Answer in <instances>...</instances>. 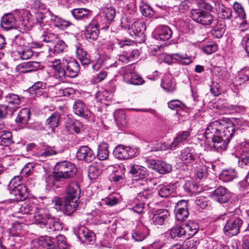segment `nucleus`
Here are the masks:
<instances>
[{
    "instance_id": "8fccbe9b",
    "label": "nucleus",
    "mask_w": 249,
    "mask_h": 249,
    "mask_svg": "<svg viewBox=\"0 0 249 249\" xmlns=\"http://www.w3.org/2000/svg\"><path fill=\"white\" fill-rule=\"evenodd\" d=\"M52 20L53 21L54 25L61 30H65L71 24L69 21L56 16H52Z\"/></svg>"
},
{
    "instance_id": "f704fd0d",
    "label": "nucleus",
    "mask_w": 249,
    "mask_h": 249,
    "mask_svg": "<svg viewBox=\"0 0 249 249\" xmlns=\"http://www.w3.org/2000/svg\"><path fill=\"white\" fill-rule=\"evenodd\" d=\"M237 177V172L233 168L223 169L219 175V179L225 182L231 181Z\"/></svg>"
},
{
    "instance_id": "f03ea898",
    "label": "nucleus",
    "mask_w": 249,
    "mask_h": 249,
    "mask_svg": "<svg viewBox=\"0 0 249 249\" xmlns=\"http://www.w3.org/2000/svg\"><path fill=\"white\" fill-rule=\"evenodd\" d=\"M77 172L75 165L69 161L59 162L55 165L52 175L48 176L45 178L46 186L50 188L55 186V181H61L74 177Z\"/></svg>"
},
{
    "instance_id": "a19ab883",
    "label": "nucleus",
    "mask_w": 249,
    "mask_h": 249,
    "mask_svg": "<svg viewBox=\"0 0 249 249\" xmlns=\"http://www.w3.org/2000/svg\"><path fill=\"white\" fill-rule=\"evenodd\" d=\"M71 13L74 18L79 20L87 18L89 11L86 8H75L71 11Z\"/></svg>"
},
{
    "instance_id": "9d476101",
    "label": "nucleus",
    "mask_w": 249,
    "mask_h": 249,
    "mask_svg": "<svg viewBox=\"0 0 249 249\" xmlns=\"http://www.w3.org/2000/svg\"><path fill=\"white\" fill-rule=\"evenodd\" d=\"M138 153V149L122 145L117 146L113 151L115 157L120 160L132 158L136 156Z\"/></svg>"
},
{
    "instance_id": "69168bd1",
    "label": "nucleus",
    "mask_w": 249,
    "mask_h": 249,
    "mask_svg": "<svg viewBox=\"0 0 249 249\" xmlns=\"http://www.w3.org/2000/svg\"><path fill=\"white\" fill-rule=\"evenodd\" d=\"M27 34H24L23 33H20V34L14 37V41L16 45H18L20 47H24L26 44V41L25 40L26 36Z\"/></svg>"
},
{
    "instance_id": "49530a36",
    "label": "nucleus",
    "mask_w": 249,
    "mask_h": 249,
    "mask_svg": "<svg viewBox=\"0 0 249 249\" xmlns=\"http://www.w3.org/2000/svg\"><path fill=\"white\" fill-rule=\"evenodd\" d=\"M199 229L198 225L196 222H190L186 224L184 228L185 230L186 238L193 236L196 233Z\"/></svg>"
},
{
    "instance_id": "cd10ccee",
    "label": "nucleus",
    "mask_w": 249,
    "mask_h": 249,
    "mask_svg": "<svg viewBox=\"0 0 249 249\" xmlns=\"http://www.w3.org/2000/svg\"><path fill=\"white\" fill-rule=\"evenodd\" d=\"M99 34V30L97 25L95 22L90 23L86 28L85 37L89 41L95 40L98 37Z\"/></svg>"
},
{
    "instance_id": "de8ad7c7",
    "label": "nucleus",
    "mask_w": 249,
    "mask_h": 249,
    "mask_svg": "<svg viewBox=\"0 0 249 249\" xmlns=\"http://www.w3.org/2000/svg\"><path fill=\"white\" fill-rule=\"evenodd\" d=\"M108 146L107 143H102L98 146L97 157L99 160H103L107 159L109 154Z\"/></svg>"
},
{
    "instance_id": "864d4df0",
    "label": "nucleus",
    "mask_w": 249,
    "mask_h": 249,
    "mask_svg": "<svg viewBox=\"0 0 249 249\" xmlns=\"http://www.w3.org/2000/svg\"><path fill=\"white\" fill-rule=\"evenodd\" d=\"M60 39L58 35L54 33H47L43 34L40 37L42 41L46 43L54 44Z\"/></svg>"
},
{
    "instance_id": "c9c22d12",
    "label": "nucleus",
    "mask_w": 249,
    "mask_h": 249,
    "mask_svg": "<svg viewBox=\"0 0 249 249\" xmlns=\"http://www.w3.org/2000/svg\"><path fill=\"white\" fill-rule=\"evenodd\" d=\"M48 218L43 225L47 229L51 231H59L62 229V223L60 220L53 217H52L50 214Z\"/></svg>"
},
{
    "instance_id": "72a5a7b5",
    "label": "nucleus",
    "mask_w": 249,
    "mask_h": 249,
    "mask_svg": "<svg viewBox=\"0 0 249 249\" xmlns=\"http://www.w3.org/2000/svg\"><path fill=\"white\" fill-rule=\"evenodd\" d=\"M65 128L70 134H78L80 132L82 124L79 121L69 118L65 122Z\"/></svg>"
},
{
    "instance_id": "ddd939ff",
    "label": "nucleus",
    "mask_w": 249,
    "mask_h": 249,
    "mask_svg": "<svg viewBox=\"0 0 249 249\" xmlns=\"http://www.w3.org/2000/svg\"><path fill=\"white\" fill-rule=\"evenodd\" d=\"M162 56L164 59L167 58V60L165 62L168 63H171L173 60H176L179 64L187 65L193 61L192 57L185 53H177L171 55L163 54Z\"/></svg>"
},
{
    "instance_id": "4c0bfd02",
    "label": "nucleus",
    "mask_w": 249,
    "mask_h": 249,
    "mask_svg": "<svg viewBox=\"0 0 249 249\" xmlns=\"http://www.w3.org/2000/svg\"><path fill=\"white\" fill-rule=\"evenodd\" d=\"M185 230L180 226H176L169 229L166 233L172 239L178 240L179 238H185Z\"/></svg>"
},
{
    "instance_id": "7ed1b4c3",
    "label": "nucleus",
    "mask_w": 249,
    "mask_h": 249,
    "mask_svg": "<svg viewBox=\"0 0 249 249\" xmlns=\"http://www.w3.org/2000/svg\"><path fill=\"white\" fill-rule=\"evenodd\" d=\"M6 104L0 106V118L3 119L8 113L13 115L20 107L22 97L19 95L10 93L4 96Z\"/></svg>"
},
{
    "instance_id": "aec40b11",
    "label": "nucleus",
    "mask_w": 249,
    "mask_h": 249,
    "mask_svg": "<svg viewBox=\"0 0 249 249\" xmlns=\"http://www.w3.org/2000/svg\"><path fill=\"white\" fill-rule=\"evenodd\" d=\"M15 14L18 17L17 22L19 28L25 29V28L31 26L29 22L31 15L28 10L22 9L17 11L15 12Z\"/></svg>"
},
{
    "instance_id": "2eb2a0df",
    "label": "nucleus",
    "mask_w": 249,
    "mask_h": 249,
    "mask_svg": "<svg viewBox=\"0 0 249 249\" xmlns=\"http://www.w3.org/2000/svg\"><path fill=\"white\" fill-rule=\"evenodd\" d=\"M148 167L161 174H165L172 171V167L170 164L160 160H150L148 162Z\"/></svg>"
},
{
    "instance_id": "774afa93",
    "label": "nucleus",
    "mask_w": 249,
    "mask_h": 249,
    "mask_svg": "<svg viewBox=\"0 0 249 249\" xmlns=\"http://www.w3.org/2000/svg\"><path fill=\"white\" fill-rule=\"evenodd\" d=\"M168 106L171 109L179 110L183 108L184 104L178 100H174L169 102Z\"/></svg>"
},
{
    "instance_id": "ea45409f",
    "label": "nucleus",
    "mask_w": 249,
    "mask_h": 249,
    "mask_svg": "<svg viewBox=\"0 0 249 249\" xmlns=\"http://www.w3.org/2000/svg\"><path fill=\"white\" fill-rule=\"evenodd\" d=\"M42 74L45 76L44 80L46 81V83H43L42 82L40 81L35 83L32 88L34 90H40V89H44L46 87V85L47 84H49V86H53L51 82L53 79V77L50 76L49 73L46 71L44 72Z\"/></svg>"
},
{
    "instance_id": "7c9ffc66",
    "label": "nucleus",
    "mask_w": 249,
    "mask_h": 249,
    "mask_svg": "<svg viewBox=\"0 0 249 249\" xmlns=\"http://www.w3.org/2000/svg\"><path fill=\"white\" fill-rule=\"evenodd\" d=\"M17 19L11 14H5L1 19L0 25L3 29L8 30L16 27Z\"/></svg>"
},
{
    "instance_id": "bf43d9fd",
    "label": "nucleus",
    "mask_w": 249,
    "mask_h": 249,
    "mask_svg": "<svg viewBox=\"0 0 249 249\" xmlns=\"http://www.w3.org/2000/svg\"><path fill=\"white\" fill-rule=\"evenodd\" d=\"M18 53L23 60L30 59L33 55V51L29 48H21L20 50H18Z\"/></svg>"
},
{
    "instance_id": "4be33fe9",
    "label": "nucleus",
    "mask_w": 249,
    "mask_h": 249,
    "mask_svg": "<svg viewBox=\"0 0 249 249\" xmlns=\"http://www.w3.org/2000/svg\"><path fill=\"white\" fill-rule=\"evenodd\" d=\"M213 199L220 203H226L229 199L227 189L223 186H219L213 193Z\"/></svg>"
},
{
    "instance_id": "b1692460",
    "label": "nucleus",
    "mask_w": 249,
    "mask_h": 249,
    "mask_svg": "<svg viewBox=\"0 0 249 249\" xmlns=\"http://www.w3.org/2000/svg\"><path fill=\"white\" fill-rule=\"evenodd\" d=\"M161 87L167 92H173L176 89V81L171 75L165 74L161 79Z\"/></svg>"
},
{
    "instance_id": "37998d69",
    "label": "nucleus",
    "mask_w": 249,
    "mask_h": 249,
    "mask_svg": "<svg viewBox=\"0 0 249 249\" xmlns=\"http://www.w3.org/2000/svg\"><path fill=\"white\" fill-rule=\"evenodd\" d=\"M0 143L1 145L7 146L13 142L12 133L7 130L0 131Z\"/></svg>"
},
{
    "instance_id": "e433bc0d",
    "label": "nucleus",
    "mask_w": 249,
    "mask_h": 249,
    "mask_svg": "<svg viewBox=\"0 0 249 249\" xmlns=\"http://www.w3.org/2000/svg\"><path fill=\"white\" fill-rule=\"evenodd\" d=\"M148 229L142 225L138 226L132 233V238L136 241L143 240L148 234Z\"/></svg>"
},
{
    "instance_id": "79ce46f5",
    "label": "nucleus",
    "mask_w": 249,
    "mask_h": 249,
    "mask_svg": "<svg viewBox=\"0 0 249 249\" xmlns=\"http://www.w3.org/2000/svg\"><path fill=\"white\" fill-rule=\"evenodd\" d=\"M239 166L241 168L249 169V149H246L241 154L238 160Z\"/></svg>"
},
{
    "instance_id": "5701e85b",
    "label": "nucleus",
    "mask_w": 249,
    "mask_h": 249,
    "mask_svg": "<svg viewBox=\"0 0 249 249\" xmlns=\"http://www.w3.org/2000/svg\"><path fill=\"white\" fill-rule=\"evenodd\" d=\"M169 216V213L167 210H158L153 215L152 223L155 226L163 225Z\"/></svg>"
},
{
    "instance_id": "423d86ee",
    "label": "nucleus",
    "mask_w": 249,
    "mask_h": 249,
    "mask_svg": "<svg viewBox=\"0 0 249 249\" xmlns=\"http://www.w3.org/2000/svg\"><path fill=\"white\" fill-rule=\"evenodd\" d=\"M201 9L191 10L190 17L195 21L205 26L211 25L214 21V17L209 11Z\"/></svg>"
},
{
    "instance_id": "c85d7f7f",
    "label": "nucleus",
    "mask_w": 249,
    "mask_h": 249,
    "mask_svg": "<svg viewBox=\"0 0 249 249\" xmlns=\"http://www.w3.org/2000/svg\"><path fill=\"white\" fill-rule=\"evenodd\" d=\"M66 63V70L65 71L66 76L70 77H74L78 74L80 70V66L78 62L75 60L67 61L65 60Z\"/></svg>"
},
{
    "instance_id": "5fc2aeb1",
    "label": "nucleus",
    "mask_w": 249,
    "mask_h": 249,
    "mask_svg": "<svg viewBox=\"0 0 249 249\" xmlns=\"http://www.w3.org/2000/svg\"><path fill=\"white\" fill-rule=\"evenodd\" d=\"M80 234H82L85 238V242H88L89 244H91L95 240V235L94 233L89 231L87 228H84L80 230Z\"/></svg>"
},
{
    "instance_id": "6ab92c4d",
    "label": "nucleus",
    "mask_w": 249,
    "mask_h": 249,
    "mask_svg": "<svg viewBox=\"0 0 249 249\" xmlns=\"http://www.w3.org/2000/svg\"><path fill=\"white\" fill-rule=\"evenodd\" d=\"M10 193L15 196L17 201H23L28 196V189L24 185H17L16 187L8 189Z\"/></svg>"
},
{
    "instance_id": "473e14b6",
    "label": "nucleus",
    "mask_w": 249,
    "mask_h": 249,
    "mask_svg": "<svg viewBox=\"0 0 249 249\" xmlns=\"http://www.w3.org/2000/svg\"><path fill=\"white\" fill-rule=\"evenodd\" d=\"M75 47L77 57L80 60L81 64L83 66L91 65L90 56L87 51L80 45H76Z\"/></svg>"
},
{
    "instance_id": "6e6d98bb",
    "label": "nucleus",
    "mask_w": 249,
    "mask_h": 249,
    "mask_svg": "<svg viewBox=\"0 0 249 249\" xmlns=\"http://www.w3.org/2000/svg\"><path fill=\"white\" fill-rule=\"evenodd\" d=\"M174 188L173 186L171 185L164 186L159 185V195L161 197H168L172 192H173Z\"/></svg>"
},
{
    "instance_id": "09e8293b",
    "label": "nucleus",
    "mask_w": 249,
    "mask_h": 249,
    "mask_svg": "<svg viewBox=\"0 0 249 249\" xmlns=\"http://www.w3.org/2000/svg\"><path fill=\"white\" fill-rule=\"evenodd\" d=\"M39 243L44 248L48 249H54L55 247V239L45 236L40 238Z\"/></svg>"
},
{
    "instance_id": "3c124183",
    "label": "nucleus",
    "mask_w": 249,
    "mask_h": 249,
    "mask_svg": "<svg viewBox=\"0 0 249 249\" xmlns=\"http://www.w3.org/2000/svg\"><path fill=\"white\" fill-rule=\"evenodd\" d=\"M195 168L196 169L194 170V176L196 180L198 179L199 180H201L207 177L208 173L206 166L199 165Z\"/></svg>"
},
{
    "instance_id": "052dcab7",
    "label": "nucleus",
    "mask_w": 249,
    "mask_h": 249,
    "mask_svg": "<svg viewBox=\"0 0 249 249\" xmlns=\"http://www.w3.org/2000/svg\"><path fill=\"white\" fill-rule=\"evenodd\" d=\"M103 13L106 19L109 21L113 20L116 15L115 9L113 7L105 8L103 10Z\"/></svg>"
},
{
    "instance_id": "a878e982",
    "label": "nucleus",
    "mask_w": 249,
    "mask_h": 249,
    "mask_svg": "<svg viewBox=\"0 0 249 249\" xmlns=\"http://www.w3.org/2000/svg\"><path fill=\"white\" fill-rule=\"evenodd\" d=\"M50 214L48 210L44 208H39L36 206L33 216L35 222L36 224L43 225Z\"/></svg>"
},
{
    "instance_id": "20e7f679",
    "label": "nucleus",
    "mask_w": 249,
    "mask_h": 249,
    "mask_svg": "<svg viewBox=\"0 0 249 249\" xmlns=\"http://www.w3.org/2000/svg\"><path fill=\"white\" fill-rule=\"evenodd\" d=\"M199 7L210 12H215L222 19H229L232 15L231 9L225 7L218 0L203 1L199 3Z\"/></svg>"
},
{
    "instance_id": "f8f14e48",
    "label": "nucleus",
    "mask_w": 249,
    "mask_h": 249,
    "mask_svg": "<svg viewBox=\"0 0 249 249\" xmlns=\"http://www.w3.org/2000/svg\"><path fill=\"white\" fill-rule=\"evenodd\" d=\"M128 173L132 176L133 180L137 181V184H139L140 181L147 180L150 178H146L147 176L146 169L139 165L131 164L129 167Z\"/></svg>"
},
{
    "instance_id": "1a4fd4ad",
    "label": "nucleus",
    "mask_w": 249,
    "mask_h": 249,
    "mask_svg": "<svg viewBox=\"0 0 249 249\" xmlns=\"http://www.w3.org/2000/svg\"><path fill=\"white\" fill-rule=\"evenodd\" d=\"M243 223L242 219L239 217L230 218L227 221L224 228L225 234L230 237L237 235Z\"/></svg>"
},
{
    "instance_id": "c03bdc74",
    "label": "nucleus",
    "mask_w": 249,
    "mask_h": 249,
    "mask_svg": "<svg viewBox=\"0 0 249 249\" xmlns=\"http://www.w3.org/2000/svg\"><path fill=\"white\" fill-rule=\"evenodd\" d=\"M190 135V132L188 131H183L179 133L171 144L170 148L175 149L180 143L186 141Z\"/></svg>"
},
{
    "instance_id": "e2e57ef3",
    "label": "nucleus",
    "mask_w": 249,
    "mask_h": 249,
    "mask_svg": "<svg viewBox=\"0 0 249 249\" xmlns=\"http://www.w3.org/2000/svg\"><path fill=\"white\" fill-rule=\"evenodd\" d=\"M53 47V52L54 53H63L66 48L65 43L60 39H59L55 43Z\"/></svg>"
},
{
    "instance_id": "bb28decb",
    "label": "nucleus",
    "mask_w": 249,
    "mask_h": 249,
    "mask_svg": "<svg viewBox=\"0 0 249 249\" xmlns=\"http://www.w3.org/2000/svg\"><path fill=\"white\" fill-rule=\"evenodd\" d=\"M78 201H73L72 200H66L65 199V201L64 204L61 203L60 202V200L58 199L55 201V206H59L61 207L64 211L66 212V213L68 214H70L75 211H76L77 206H78Z\"/></svg>"
},
{
    "instance_id": "a18cd8bd",
    "label": "nucleus",
    "mask_w": 249,
    "mask_h": 249,
    "mask_svg": "<svg viewBox=\"0 0 249 249\" xmlns=\"http://www.w3.org/2000/svg\"><path fill=\"white\" fill-rule=\"evenodd\" d=\"M60 117L59 113L57 112L53 113L47 119L46 124L52 129L56 127L59 124Z\"/></svg>"
},
{
    "instance_id": "f257e3e1",
    "label": "nucleus",
    "mask_w": 249,
    "mask_h": 249,
    "mask_svg": "<svg viewBox=\"0 0 249 249\" xmlns=\"http://www.w3.org/2000/svg\"><path fill=\"white\" fill-rule=\"evenodd\" d=\"M235 131L236 126L231 121L221 118L211 122L206 128L204 135L210 145L220 152L227 149Z\"/></svg>"
},
{
    "instance_id": "f3484780",
    "label": "nucleus",
    "mask_w": 249,
    "mask_h": 249,
    "mask_svg": "<svg viewBox=\"0 0 249 249\" xmlns=\"http://www.w3.org/2000/svg\"><path fill=\"white\" fill-rule=\"evenodd\" d=\"M153 35L157 40H167L171 37L172 31L167 26L160 25L154 30Z\"/></svg>"
},
{
    "instance_id": "dca6fc26",
    "label": "nucleus",
    "mask_w": 249,
    "mask_h": 249,
    "mask_svg": "<svg viewBox=\"0 0 249 249\" xmlns=\"http://www.w3.org/2000/svg\"><path fill=\"white\" fill-rule=\"evenodd\" d=\"M78 160L90 162L95 159V155L91 149L87 146H81L76 153Z\"/></svg>"
},
{
    "instance_id": "603ef678",
    "label": "nucleus",
    "mask_w": 249,
    "mask_h": 249,
    "mask_svg": "<svg viewBox=\"0 0 249 249\" xmlns=\"http://www.w3.org/2000/svg\"><path fill=\"white\" fill-rule=\"evenodd\" d=\"M36 206L30 203L24 202L21 204L19 209V213L22 214H33Z\"/></svg>"
},
{
    "instance_id": "4d7b16f0",
    "label": "nucleus",
    "mask_w": 249,
    "mask_h": 249,
    "mask_svg": "<svg viewBox=\"0 0 249 249\" xmlns=\"http://www.w3.org/2000/svg\"><path fill=\"white\" fill-rule=\"evenodd\" d=\"M102 171L95 165H91L89 167L88 176L91 180L96 179L101 174Z\"/></svg>"
},
{
    "instance_id": "c756f323",
    "label": "nucleus",
    "mask_w": 249,
    "mask_h": 249,
    "mask_svg": "<svg viewBox=\"0 0 249 249\" xmlns=\"http://www.w3.org/2000/svg\"><path fill=\"white\" fill-rule=\"evenodd\" d=\"M58 153V151L54 146H51L46 144H43L40 147L37 153V156L39 158L43 160L44 158L55 155Z\"/></svg>"
},
{
    "instance_id": "0eeeda50",
    "label": "nucleus",
    "mask_w": 249,
    "mask_h": 249,
    "mask_svg": "<svg viewBox=\"0 0 249 249\" xmlns=\"http://www.w3.org/2000/svg\"><path fill=\"white\" fill-rule=\"evenodd\" d=\"M154 178L140 181L139 184L137 185L142 191L138 194L136 200L145 203L146 201L152 198V191L150 189V186L152 184H156Z\"/></svg>"
},
{
    "instance_id": "0e129e2a",
    "label": "nucleus",
    "mask_w": 249,
    "mask_h": 249,
    "mask_svg": "<svg viewBox=\"0 0 249 249\" xmlns=\"http://www.w3.org/2000/svg\"><path fill=\"white\" fill-rule=\"evenodd\" d=\"M237 77L245 82L249 80V67H245L241 70L238 73Z\"/></svg>"
},
{
    "instance_id": "680f3d73",
    "label": "nucleus",
    "mask_w": 249,
    "mask_h": 249,
    "mask_svg": "<svg viewBox=\"0 0 249 249\" xmlns=\"http://www.w3.org/2000/svg\"><path fill=\"white\" fill-rule=\"evenodd\" d=\"M202 50L205 53L207 54H211L216 51L217 50V46L214 42H211L203 47L202 48Z\"/></svg>"
},
{
    "instance_id": "2f4dec72",
    "label": "nucleus",
    "mask_w": 249,
    "mask_h": 249,
    "mask_svg": "<svg viewBox=\"0 0 249 249\" xmlns=\"http://www.w3.org/2000/svg\"><path fill=\"white\" fill-rule=\"evenodd\" d=\"M226 26L225 21L218 20L211 30L212 35L215 38H221L225 33Z\"/></svg>"
},
{
    "instance_id": "39448f33",
    "label": "nucleus",
    "mask_w": 249,
    "mask_h": 249,
    "mask_svg": "<svg viewBox=\"0 0 249 249\" xmlns=\"http://www.w3.org/2000/svg\"><path fill=\"white\" fill-rule=\"evenodd\" d=\"M121 25L122 28L127 30L132 37L141 36L145 30V26L142 22L136 21L131 23L128 18L122 19Z\"/></svg>"
},
{
    "instance_id": "a211bd4d",
    "label": "nucleus",
    "mask_w": 249,
    "mask_h": 249,
    "mask_svg": "<svg viewBox=\"0 0 249 249\" xmlns=\"http://www.w3.org/2000/svg\"><path fill=\"white\" fill-rule=\"evenodd\" d=\"M80 189L79 185L75 182L70 183L66 189V200L78 201L80 197Z\"/></svg>"
},
{
    "instance_id": "6e6552de",
    "label": "nucleus",
    "mask_w": 249,
    "mask_h": 249,
    "mask_svg": "<svg viewBox=\"0 0 249 249\" xmlns=\"http://www.w3.org/2000/svg\"><path fill=\"white\" fill-rule=\"evenodd\" d=\"M124 80L127 83L134 85H142L144 80L142 77L134 71V67L128 65L122 68Z\"/></svg>"
},
{
    "instance_id": "13d9d810",
    "label": "nucleus",
    "mask_w": 249,
    "mask_h": 249,
    "mask_svg": "<svg viewBox=\"0 0 249 249\" xmlns=\"http://www.w3.org/2000/svg\"><path fill=\"white\" fill-rule=\"evenodd\" d=\"M199 244V240L196 238L186 240L183 243V249H196Z\"/></svg>"
},
{
    "instance_id": "393cba45",
    "label": "nucleus",
    "mask_w": 249,
    "mask_h": 249,
    "mask_svg": "<svg viewBox=\"0 0 249 249\" xmlns=\"http://www.w3.org/2000/svg\"><path fill=\"white\" fill-rule=\"evenodd\" d=\"M40 67L37 61H29L21 63L16 67L17 71L20 73H27L36 71Z\"/></svg>"
},
{
    "instance_id": "338daca9",
    "label": "nucleus",
    "mask_w": 249,
    "mask_h": 249,
    "mask_svg": "<svg viewBox=\"0 0 249 249\" xmlns=\"http://www.w3.org/2000/svg\"><path fill=\"white\" fill-rule=\"evenodd\" d=\"M55 239L58 249H67L66 237L62 234H59Z\"/></svg>"
},
{
    "instance_id": "58836bf2",
    "label": "nucleus",
    "mask_w": 249,
    "mask_h": 249,
    "mask_svg": "<svg viewBox=\"0 0 249 249\" xmlns=\"http://www.w3.org/2000/svg\"><path fill=\"white\" fill-rule=\"evenodd\" d=\"M31 115V112L29 108L25 107L21 109L15 120L17 124L20 123L22 124H26L28 123Z\"/></svg>"
},
{
    "instance_id": "9b49d317",
    "label": "nucleus",
    "mask_w": 249,
    "mask_h": 249,
    "mask_svg": "<svg viewBox=\"0 0 249 249\" xmlns=\"http://www.w3.org/2000/svg\"><path fill=\"white\" fill-rule=\"evenodd\" d=\"M72 108L75 114L85 119L89 120L94 117V114L81 100L78 99L75 101Z\"/></svg>"
},
{
    "instance_id": "412c9836",
    "label": "nucleus",
    "mask_w": 249,
    "mask_h": 249,
    "mask_svg": "<svg viewBox=\"0 0 249 249\" xmlns=\"http://www.w3.org/2000/svg\"><path fill=\"white\" fill-rule=\"evenodd\" d=\"M180 159L185 164H191L195 161L196 159L194 149L192 147H187L180 152Z\"/></svg>"
},
{
    "instance_id": "4468645a",
    "label": "nucleus",
    "mask_w": 249,
    "mask_h": 249,
    "mask_svg": "<svg viewBox=\"0 0 249 249\" xmlns=\"http://www.w3.org/2000/svg\"><path fill=\"white\" fill-rule=\"evenodd\" d=\"M52 65L51 66L54 71L53 78L59 79V81H63L66 77V72L64 67L65 66V61H63L62 63L60 60L54 59L50 61Z\"/></svg>"
}]
</instances>
